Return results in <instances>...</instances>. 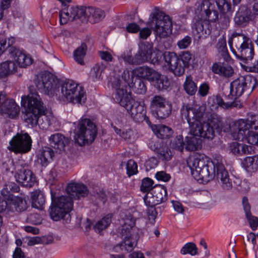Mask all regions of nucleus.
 I'll return each mask as SVG.
<instances>
[{"label":"nucleus","mask_w":258,"mask_h":258,"mask_svg":"<svg viewBox=\"0 0 258 258\" xmlns=\"http://www.w3.org/2000/svg\"><path fill=\"white\" fill-rule=\"evenodd\" d=\"M22 105L24 108V120L25 122L34 127L38 125L44 128L41 122V115L45 113L46 108L41 98L35 90H30L27 96H23Z\"/></svg>","instance_id":"1"},{"label":"nucleus","mask_w":258,"mask_h":258,"mask_svg":"<svg viewBox=\"0 0 258 258\" xmlns=\"http://www.w3.org/2000/svg\"><path fill=\"white\" fill-rule=\"evenodd\" d=\"M216 155L213 161L204 155L198 154L189 158L187 161L194 177L198 180L208 182L213 179L215 174L216 163L220 162Z\"/></svg>","instance_id":"2"},{"label":"nucleus","mask_w":258,"mask_h":258,"mask_svg":"<svg viewBox=\"0 0 258 258\" xmlns=\"http://www.w3.org/2000/svg\"><path fill=\"white\" fill-rule=\"evenodd\" d=\"M231 51L236 57L246 63L254 55V46L248 35L242 30L233 32L228 40Z\"/></svg>","instance_id":"3"},{"label":"nucleus","mask_w":258,"mask_h":258,"mask_svg":"<svg viewBox=\"0 0 258 258\" xmlns=\"http://www.w3.org/2000/svg\"><path fill=\"white\" fill-rule=\"evenodd\" d=\"M217 8L222 13L230 11V5L226 0H204L198 6L196 14L198 18L215 22L218 18Z\"/></svg>","instance_id":"4"},{"label":"nucleus","mask_w":258,"mask_h":258,"mask_svg":"<svg viewBox=\"0 0 258 258\" xmlns=\"http://www.w3.org/2000/svg\"><path fill=\"white\" fill-rule=\"evenodd\" d=\"M97 133L96 126L88 118H81L75 129L74 139L80 146L91 144Z\"/></svg>","instance_id":"5"},{"label":"nucleus","mask_w":258,"mask_h":258,"mask_svg":"<svg viewBox=\"0 0 258 258\" xmlns=\"http://www.w3.org/2000/svg\"><path fill=\"white\" fill-rule=\"evenodd\" d=\"M51 194V205L49 209L51 218L55 221L63 219L69 214L73 208L72 198L69 196H61L57 197Z\"/></svg>","instance_id":"6"},{"label":"nucleus","mask_w":258,"mask_h":258,"mask_svg":"<svg viewBox=\"0 0 258 258\" xmlns=\"http://www.w3.org/2000/svg\"><path fill=\"white\" fill-rule=\"evenodd\" d=\"M165 61L175 76H182L186 68L188 67L191 55L188 51L183 52L177 56L174 52H165Z\"/></svg>","instance_id":"7"},{"label":"nucleus","mask_w":258,"mask_h":258,"mask_svg":"<svg viewBox=\"0 0 258 258\" xmlns=\"http://www.w3.org/2000/svg\"><path fill=\"white\" fill-rule=\"evenodd\" d=\"M230 131L236 140L243 141L245 132L250 128L258 130V115L249 113L246 119H240L229 126Z\"/></svg>","instance_id":"8"},{"label":"nucleus","mask_w":258,"mask_h":258,"mask_svg":"<svg viewBox=\"0 0 258 258\" xmlns=\"http://www.w3.org/2000/svg\"><path fill=\"white\" fill-rule=\"evenodd\" d=\"M149 19V25L154 29L156 35L159 37L165 38L171 32V20L163 12L156 11L150 15Z\"/></svg>","instance_id":"9"},{"label":"nucleus","mask_w":258,"mask_h":258,"mask_svg":"<svg viewBox=\"0 0 258 258\" xmlns=\"http://www.w3.org/2000/svg\"><path fill=\"white\" fill-rule=\"evenodd\" d=\"M256 80L249 76H240L230 83V91L228 97L235 99L241 96L244 91L251 93L256 87Z\"/></svg>","instance_id":"10"},{"label":"nucleus","mask_w":258,"mask_h":258,"mask_svg":"<svg viewBox=\"0 0 258 258\" xmlns=\"http://www.w3.org/2000/svg\"><path fill=\"white\" fill-rule=\"evenodd\" d=\"M61 92L63 97L74 104H82L86 99L83 88L72 80L66 82L61 85Z\"/></svg>","instance_id":"11"},{"label":"nucleus","mask_w":258,"mask_h":258,"mask_svg":"<svg viewBox=\"0 0 258 258\" xmlns=\"http://www.w3.org/2000/svg\"><path fill=\"white\" fill-rule=\"evenodd\" d=\"M35 84L39 91L48 95H53L57 91L58 82L50 73L39 74L34 80Z\"/></svg>","instance_id":"12"},{"label":"nucleus","mask_w":258,"mask_h":258,"mask_svg":"<svg viewBox=\"0 0 258 258\" xmlns=\"http://www.w3.org/2000/svg\"><path fill=\"white\" fill-rule=\"evenodd\" d=\"M217 117V115H215ZM220 121L218 117L215 118V115L212 116V120L210 122L201 123L193 125L190 133L191 135L198 136L204 139L212 140L215 136V131L213 125L217 128L219 126Z\"/></svg>","instance_id":"13"},{"label":"nucleus","mask_w":258,"mask_h":258,"mask_svg":"<svg viewBox=\"0 0 258 258\" xmlns=\"http://www.w3.org/2000/svg\"><path fill=\"white\" fill-rule=\"evenodd\" d=\"M204 113V110L202 107H194L189 104L183 105L180 109L181 116L187 120L190 131L193 125L200 123Z\"/></svg>","instance_id":"14"},{"label":"nucleus","mask_w":258,"mask_h":258,"mask_svg":"<svg viewBox=\"0 0 258 258\" xmlns=\"http://www.w3.org/2000/svg\"><path fill=\"white\" fill-rule=\"evenodd\" d=\"M32 146V140L27 133L17 134L10 141L9 150L16 153H25L29 152Z\"/></svg>","instance_id":"15"},{"label":"nucleus","mask_w":258,"mask_h":258,"mask_svg":"<svg viewBox=\"0 0 258 258\" xmlns=\"http://www.w3.org/2000/svg\"><path fill=\"white\" fill-rule=\"evenodd\" d=\"M110 84L112 87L116 90L114 100L121 106L125 108L126 105H128L132 100H135L127 94V91L123 89L125 84L122 82L119 78L115 77L111 78Z\"/></svg>","instance_id":"16"},{"label":"nucleus","mask_w":258,"mask_h":258,"mask_svg":"<svg viewBox=\"0 0 258 258\" xmlns=\"http://www.w3.org/2000/svg\"><path fill=\"white\" fill-rule=\"evenodd\" d=\"M152 52L150 46L143 45L139 47V50L134 56L127 54L122 55V57L124 61L129 64L139 65L151 59Z\"/></svg>","instance_id":"17"},{"label":"nucleus","mask_w":258,"mask_h":258,"mask_svg":"<svg viewBox=\"0 0 258 258\" xmlns=\"http://www.w3.org/2000/svg\"><path fill=\"white\" fill-rule=\"evenodd\" d=\"M167 200L166 188L162 185L153 187L152 191L147 193L144 201L147 206H155Z\"/></svg>","instance_id":"18"},{"label":"nucleus","mask_w":258,"mask_h":258,"mask_svg":"<svg viewBox=\"0 0 258 258\" xmlns=\"http://www.w3.org/2000/svg\"><path fill=\"white\" fill-rule=\"evenodd\" d=\"M130 103L128 105H126L125 109L133 119L137 122L145 121L149 125H151V122L146 115V111L144 106L135 100H132Z\"/></svg>","instance_id":"19"},{"label":"nucleus","mask_w":258,"mask_h":258,"mask_svg":"<svg viewBox=\"0 0 258 258\" xmlns=\"http://www.w3.org/2000/svg\"><path fill=\"white\" fill-rule=\"evenodd\" d=\"M21 168L18 169L15 174L16 181L22 186L31 187L36 182L35 174L28 168V165L25 164L23 166L21 164Z\"/></svg>","instance_id":"20"},{"label":"nucleus","mask_w":258,"mask_h":258,"mask_svg":"<svg viewBox=\"0 0 258 258\" xmlns=\"http://www.w3.org/2000/svg\"><path fill=\"white\" fill-rule=\"evenodd\" d=\"M220 158V162H216L215 174L217 179L220 184L222 188L225 190H229L232 188V179L230 178L229 175L227 171L225 169L222 162V158L221 156H218Z\"/></svg>","instance_id":"21"},{"label":"nucleus","mask_w":258,"mask_h":258,"mask_svg":"<svg viewBox=\"0 0 258 258\" xmlns=\"http://www.w3.org/2000/svg\"><path fill=\"white\" fill-rule=\"evenodd\" d=\"M85 9L78 6H68L59 12V21L61 25L67 24L84 16Z\"/></svg>","instance_id":"22"},{"label":"nucleus","mask_w":258,"mask_h":258,"mask_svg":"<svg viewBox=\"0 0 258 258\" xmlns=\"http://www.w3.org/2000/svg\"><path fill=\"white\" fill-rule=\"evenodd\" d=\"M8 52L10 56L17 61L20 67L26 68L32 63V57L30 55L25 53L23 50L16 47H12L9 49Z\"/></svg>","instance_id":"23"},{"label":"nucleus","mask_w":258,"mask_h":258,"mask_svg":"<svg viewBox=\"0 0 258 258\" xmlns=\"http://www.w3.org/2000/svg\"><path fill=\"white\" fill-rule=\"evenodd\" d=\"M209 21L198 18L194 21L192 25V32L199 38L204 36L206 37L211 32V28Z\"/></svg>","instance_id":"24"},{"label":"nucleus","mask_w":258,"mask_h":258,"mask_svg":"<svg viewBox=\"0 0 258 258\" xmlns=\"http://www.w3.org/2000/svg\"><path fill=\"white\" fill-rule=\"evenodd\" d=\"M67 191L69 195L74 197L75 199L77 200L85 197L89 193L87 187L84 184L80 182L69 183Z\"/></svg>","instance_id":"25"},{"label":"nucleus","mask_w":258,"mask_h":258,"mask_svg":"<svg viewBox=\"0 0 258 258\" xmlns=\"http://www.w3.org/2000/svg\"><path fill=\"white\" fill-rule=\"evenodd\" d=\"M19 112V106L13 99L6 98L1 104L0 112L7 115L9 118H16Z\"/></svg>","instance_id":"26"},{"label":"nucleus","mask_w":258,"mask_h":258,"mask_svg":"<svg viewBox=\"0 0 258 258\" xmlns=\"http://www.w3.org/2000/svg\"><path fill=\"white\" fill-rule=\"evenodd\" d=\"M124 237V241L121 244L116 245L114 248H118L122 249L123 247L127 252H131L136 246L138 241L139 239V235L137 232L132 233H124L122 234Z\"/></svg>","instance_id":"27"},{"label":"nucleus","mask_w":258,"mask_h":258,"mask_svg":"<svg viewBox=\"0 0 258 258\" xmlns=\"http://www.w3.org/2000/svg\"><path fill=\"white\" fill-rule=\"evenodd\" d=\"M250 11L245 5H241L234 18L235 24L239 26H245L250 19Z\"/></svg>","instance_id":"28"},{"label":"nucleus","mask_w":258,"mask_h":258,"mask_svg":"<svg viewBox=\"0 0 258 258\" xmlns=\"http://www.w3.org/2000/svg\"><path fill=\"white\" fill-rule=\"evenodd\" d=\"M84 15L87 17L88 20L92 23H98L105 17V13L101 9L88 7L85 8Z\"/></svg>","instance_id":"29"},{"label":"nucleus","mask_w":258,"mask_h":258,"mask_svg":"<svg viewBox=\"0 0 258 258\" xmlns=\"http://www.w3.org/2000/svg\"><path fill=\"white\" fill-rule=\"evenodd\" d=\"M212 72L226 78L231 77L234 74L232 67L226 63L215 62L212 66Z\"/></svg>","instance_id":"30"},{"label":"nucleus","mask_w":258,"mask_h":258,"mask_svg":"<svg viewBox=\"0 0 258 258\" xmlns=\"http://www.w3.org/2000/svg\"><path fill=\"white\" fill-rule=\"evenodd\" d=\"M50 146L56 150L61 151L67 145L69 141L63 135L56 133L52 135L49 139Z\"/></svg>","instance_id":"31"},{"label":"nucleus","mask_w":258,"mask_h":258,"mask_svg":"<svg viewBox=\"0 0 258 258\" xmlns=\"http://www.w3.org/2000/svg\"><path fill=\"white\" fill-rule=\"evenodd\" d=\"M229 150L235 155H248L253 154L254 147L237 142H233L230 144Z\"/></svg>","instance_id":"32"},{"label":"nucleus","mask_w":258,"mask_h":258,"mask_svg":"<svg viewBox=\"0 0 258 258\" xmlns=\"http://www.w3.org/2000/svg\"><path fill=\"white\" fill-rule=\"evenodd\" d=\"M134 72L137 78L145 79L149 81L158 76V72L146 66L137 68L134 70Z\"/></svg>","instance_id":"33"},{"label":"nucleus","mask_w":258,"mask_h":258,"mask_svg":"<svg viewBox=\"0 0 258 258\" xmlns=\"http://www.w3.org/2000/svg\"><path fill=\"white\" fill-rule=\"evenodd\" d=\"M132 81L130 85V87L136 93L144 94L147 91V87L145 82L142 79L132 76Z\"/></svg>","instance_id":"34"},{"label":"nucleus","mask_w":258,"mask_h":258,"mask_svg":"<svg viewBox=\"0 0 258 258\" xmlns=\"http://www.w3.org/2000/svg\"><path fill=\"white\" fill-rule=\"evenodd\" d=\"M17 66L11 60H7L0 64V77L4 78L16 71Z\"/></svg>","instance_id":"35"},{"label":"nucleus","mask_w":258,"mask_h":258,"mask_svg":"<svg viewBox=\"0 0 258 258\" xmlns=\"http://www.w3.org/2000/svg\"><path fill=\"white\" fill-rule=\"evenodd\" d=\"M123 223L122 224V228L121 229V233H132L136 232L135 229L134 228L135 225L136 219L133 215L128 214L125 215L124 217L122 219Z\"/></svg>","instance_id":"36"},{"label":"nucleus","mask_w":258,"mask_h":258,"mask_svg":"<svg viewBox=\"0 0 258 258\" xmlns=\"http://www.w3.org/2000/svg\"><path fill=\"white\" fill-rule=\"evenodd\" d=\"M32 206L38 209H43L45 203V197L41 191H35L32 194Z\"/></svg>","instance_id":"37"},{"label":"nucleus","mask_w":258,"mask_h":258,"mask_svg":"<svg viewBox=\"0 0 258 258\" xmlns=\"http://www.w3.org/2000/svg\"><path fill=\"white\" fill-rule=\"evenodd\" d=\"M201 140L198 136L192 135L186 138L185 149L186 150L194 151L200 148Z\"/></svg>","instance_id":"38"},{"label":"nucleus","mask_w":258,"mask_h":258,"mask_svg":"<svg viewBox=\"0 0 258 258\" xmlns=\"http://www.w3.org/2000/svg\"><path fill=\"white\" fill-rule=\"evenodd\" d=\"M11 202L14 206L15 210L19 212L25 211L28 207L25 197L24 196L12 197Z\"/></svg>","instance_id":"39"},{"label":"nucleus","mask_w":258,"mask_h":258,"mask_svg":"<svg viewBox=\"0 0 258 258\" xmlns=\"http://www.w3.org/2000/svg\"><path fill=\"white\" fill-rule=\"evenodd\" d=\"M172 105L168 103L162 107L152 112L153 115L157 119H163L167 117L171 113Z\"/></svg>","instance_id":"40"},{"label":"nucleus","mask_w":258,"mask_h":258,"mask_svg":"<svg viewBox=\"0 0 258 258\" xmlns=\"http://www.w3.org/2000/svg\"><path fill=\"white\" fill-rule=\"evenodd\" d=\"M53 156L54 152L53 150L49 147H46L40 154L38 161L42 166L46 167Z\"/></svg>","instance_id":"41"},{"label":"nucleus","mask_w":258,"mask_h":258,"mask_svg":"<svg viewBox=\"0 0 258 258\" xmlns=\"http://www.w3.org/2000/svg\"><path fill=\"white\" fill-rule=\"evenodd\" d=\"M150 81L154 83V85L158 90H167L169 85V82L166 77H162L158 73V76L152 78Z\"/></svg>","instance_id":"42"},{"label":"nucleus","mask_w":258,"mask_h":258,"mask_svg":"<svg viewBox=\"0 0 258 258\" xmlns=\"http://www.w3.org/2000/svg\"><path fill=\"white\" fill-rule=\"evenodd\" d=\"M216 48L219 53H220L221 56L223 57L224 60L228 61L230 58V55L228 52V49L226 45V37L222 36L220 37L216 45Z\"/></svg>","instance_id":"43"},{"label":"nucleus","mask_w":258,"mask_h":258,"mask_svg":"<svg viewBox=\"0 0 258 258\" xmlns=\"http://www.w3.org/2000/svg\"><path fill=\"white\" fill-rule=\"evenodd\" d=\"M183 87L185 91L189 95H194L197 91V86L190 75L186 76Z\"/></svg>","instance_id":"44"},{"label":"nucleus","mask_w":258,"mask_h":258,"mask_svg":"<svg viewBox=\"0 0 258 258\" xmlns=\"http://www.w3.org/2000/svg\"><path fill=\"white\" fill-rule=\"evenodd\" d=\"M169 103L165 98L161 96L156 95L153 97L151 101V109L152 112L155 111L163 105Z\"/></svg>","instance_id":"45"},{"label":"nucleus","mask_w":258,"mask_h":258,"mask_svg":"<svg viewBox=\"0 0 258 258\" xmlns=\"http://www.w3.org/2000/svg\"><path fill=\"white\" fill-rule=\"evenodd\" d=\"M86 45L85 43H83L80 46L78 47L74 52V57L75 60L78 63L81 65L84 64V57L86 54Z\"/></svg>","instance_id":"46"},{"label":"nucleus","mask_w":258,"mask_h":258,"mask_svg":"<svg viewBox=\"0 0 258 258\" xmlns=\"http://www.w3.org/2000/svg\"><path fill=\"white\" fill-rule=\"evenodd\" d=\"M111 222V216L107 215L102 219L98 221L93 226V228L96 231L101 232L106 228Z\"/></svg>","instance_id":"47"},{"label":"nucleus","mask_w":258,"mask_h":258,"mask_svg":"<svg viewBox=\"0 0 258 258\" xmlns=\"http://www.w3.org/2000/svg\"><path fill=\"white\" fill-rule=\"evenodd\" d=\"M244 164L247 170L256 171L258 169V156L246 157L244 161Z\"/></svg>","instance_id":"48"},{"label":"nucleus","mask_w":258,"mask_h":258,"mask_svg":"<svg viewBox=\"0 0 258 258\" xmlns=\"http://www.w3.org/2000/svg\"><path fill=\"white\" fill-rule=\"evenodd\" d=\"M105 68V66L102 62L98 63L93 67L91 72V75L94 81L100 79Z\"/></svg>","instance_id":"49"},{"label":"nucleus","mask_w":258,"mask_h":258,"mask_svg":"<svg viewBox=\"0 0 258 258\" xmlns=\"http://www.w3.org/2000/svg\"><path fill=\"white\" fill-rule=\"evenodd\" d=\"M180 253L183 255L189 254L191 255H195L198 253V248L194 243L188 242L182 247Z\"/></svg>","instance_id":"50"},{"label":"nucleus","mask_w":258,"mask_h":258,"mask_svg":"<svg viewBox=\"0 0 258 258\" xmlns=\"http://www.w3.org/2000/svg\"><path fill=\"white\" fill-rule=\"evenodd\" d=\"M124 164L122 162L121 165ZM126 165V174L128 177H131L138 173V165L136 162L132 159L128 160L126 163H125Z\"/></svg>","instance_id":"51"},{"label":"nucleus","mask_w":258,"mask_h":258,"mask_svg":"<svg viewBox=\"0 0 258 258\" xmlns=\"http://www.w3.org/2000/svg\"><path fill=\"white\" fill-rule=\"evenodd\" d=\"M173 133V132L170 127L162 125L158 130L157 136L162 139H168L172 136Z\"/></svg>","instance_id":"52"},{"label":"nucleus","mask_w":258,"mask_h":258,"mask_svg":"<svg viewBox=\"0 0 258 258\" xmlns=\"http://www.w3.org/2000/svg\"><path fill=\"white\" fill-rule=\"evenodd\" d=\"M184 145L183 138L181 136H177L170 143V146L172 148L180 152L183 151Z\"/></svg>","instance_id":"53"},{"label":"nucleus","mask_w":258,"mask_h":258,"mask_svg":"<svg viewBox=\"0 0 258 258\" xmlns=\"http://www.w3.org/2000/svg\"><path fill=\"white\" fill-rule=\"evenodd\" d=\"M158 153L159 158L162 160L168 161L171 159L172 157L171 152L167 147L160 148Z\"/></svg>","instance_id":"54"},{"label":"nucleus","mask_w":258,"mask_h":258,"mask_svg":"<svg viewBox=\"0 0 258 258\" xmlns=\"http://www.w3.org/2000/svg\"><path fill=\"white\" fill-rule=\"evenodd\" d=\"M153 181L149 177H146L142 180L141 185V190L143 192H150L153 189Z\"/></svg>","instance_id":"55"},{"label":"nucleus","mask_w":258,"mask_h":258,"mask_svg":"<svg viewBox=\"0 0 258 258\" xmlns=\"http://www.w3.org/2000/svg\"><path fill=\"white\" fill-rule=\"evenodd\" d=\"M257 133L248 130L245 132L244 140H246L247 143L252 145H256Z\"/></svg>","instance_id":"56"},{"label":"nucleus","mask_w":258,"mask_h":258,"mask_svg":"<svg viewBox=\"0 0 258 258\" xmlns=\"http://www.w3.org/2000/svg\"><path fill=\"white\" fill-rule=\"evenodd\" d=\"M245 216L251 229L255 230L258 226V218L252 216L251 213L249 214V215H246Z\"/></svg>","instance_id":"57"},{"label":"nucleus","mask_w":258,"mask_h":258,"mask_svg":"<svg viewBox=\"0 0 258 258\" xmlns=\"http://www.w3.org/2000/svg\"><path fill=\"white\" fill-rule=\"evenodd\" d=\"M53 239L51 236L43 237L41 239L39 237H35L34 239L31 240L29 242H32L33 244L39 243L40 241L45 244H49L52 243Z\"/></svg>","instance_id":"58"},{"label":"nucleus","mask_w":258,"mask_h":258,"mask_svg":"<svg viewBox=\"0 0 258 258\" xmlns=\"http://www.w3.org/2000/svg\"><path fill=\"white\" fill-rule=\"evenodd\" d=\"M191 42V38L189 36H186L177 42V45L180 49H186Z\"/></svg>","instance_id":"59"},{"label":"nucleus","mask_w":258,"mask_h":258,"mask_svg":"<svg viewBox=\"0 0 258 258\" xmlns=\"http://www.w3.org/2000/svg\"><path fill=\"white\" fill-rule=\"evenodd\" d=\"M149 207L147 210V215L149 220L152 223H154L157 215V212L155 208V206H148Z\"/></svg>","instance_id":"60"},{"label":"nucleus","mask_w":258,"mask_h":258,"mask_svg":"<svg viewBox=\"0 0 258 258\" xmlns=\"http://www.w3.org/2000/svg\"><path fill=\"white\" fill-rule=\"evenodd\" d=\"M219 24L221 25V27L222 29H225L227 28L229 23V18L225 15V13H222L220 15V17L216 20Z\"/></svg>","instance_id":"61"},{"label":"nucleus","mask_w":258,"mask_h":258,"mask_svg":"<svg viewBox=\"0 0 258 258\" xmlns=\"http://www.w3.org/2000/svg\"><path fill=\"white\" fill-rule=\"evenodd\" d=\"M155 177L157 180L165 182L168 181L171 177L169 174L163 171L157 172L155 174Z\"/></svg>","instance_id":"62"},{"label":"nucleus","mask_w":258,"mask_h":258,"mask_svg":"<svg viewBox=\"0 0 258 258\" xmlns=\"http://www.w3.org/2000/svg\"><path fill=\"white\" fill-rule=\"evenodd\" d=\"M132 76H133L132 75H130V72L128 70H125L123 71L122 74V79L123 80L124 82H123L125 86L127 84L128 86L131 84V82L132 81Z\"/></svg>","instance_id":"63"},{"label":"nucleus","mask_w":258,"mask_h":258,"mask_svg":"<svg viewBox=\"0 0 258 258\" xmlns=\"http://www.w3.org/2000/svg\"><path fill=\"white\" fill-rule=\"evenodd\" d=\"M12 190L8 183L5 184L4 188L1 190L2 195L5 197V198H12Z\"/></svg>","instance_id":"64"}]
</instances>
